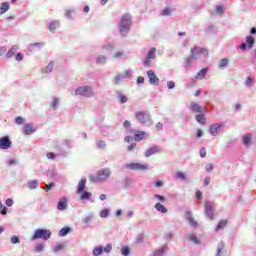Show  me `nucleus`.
<instances>
[{"instance_id": "e433bc0d", "label": "nucleus", "mask_w": 256, "mask_h": 256, "mask_svg": "<svg viewBox=\"0 0 256 256\" xmlns=\"http://www.w3.org/2000/svg\"><path fill=\"white\" fill-rule=\"evenodd\" d=\"M100 217H102V219H106V217H109V210L108 209H103L100 212Z\"/></svg>"}, {"instance_id": "f3484780", "label": "nucleus", "mask_w": 256, "mask_h": 256, "mask_svg": "<svg viewBox=\"0 0 256 256\" xmlns=\"http://www.w3.org/2000/svg\"><path fill=\"white\" fill-rule=\"evenodd\" d=\"M67 209V198H61L58 202V210L65 211Z\"/></svg>"}, {"instance_id": "7c9ffc66", "label": "nucleus", "mask_w": 256, "mask_h": 256, "mask_svg": "<svg viewBox=\"0 0 256 256\" xmlns=\"http://www.w3.org/2000/svg\"><path fill=\"white\" fill-rule=\"evenodd\" d=\"M196 121L200 123V125H205V116L203 114H197Z\"/></svg>"}, {"instance_id": "79ce46f5", "label": "nucleus", "mask_w": 256, "mask_h": 256, "mask_svg": "<svg viewBox=\"0 0 256 256\" xmlns=\"http://www.w3.org/2000/svg\"><path fill=\"white\" fill-rule=\"evenodd\" d=\"M24 122H25V119H23V117H21V116H17V117L15 118V123H16L17 125H23Z\"/></svg>"}, {"instance_id": "2eb2a0df", "label": "nucleus", "mask_w": 256, "mask_h": 256, "mask_svg": "<svg viewBox=\"0 0 256 256\" xmlns=\"http://www.w3.org/2000/svg\"><path fill=\"white\" fill-rule=\"evenodd\" d=\"M190 109L192 113H203V106L197 104V102H191Z\"/></svg>"}, {"instance_id": "e2e57ef3", "label": "nucleus", "mask_w": 256, "mask_h": 256, "mask_svg": "<svg viewBox=\"0 0 256 256\" xmlns=\"http://www.w3.org/2000/svg\"><path fill=\"white\" fill-rule=\"evenodd\" d=\"M63 247H65L63 244H59L55 247L54 251L55 253H57L58 251H61V249H63Z\"/></svg>"}, {"instance_id": "9b49d317", "label": "nucleus", "mask_w": 256, "mask_h": 256, "mask_svg": "<svg viewBox=\"0 0 256 256\" xmlns=\"http://www.w3.org/2000/svg\"><path fill=\"white\" fill-rule=\"evenodd\" d=\"M147 75H148L149 82L151 83V85H159V79H158L157 75H155V72L153 70H148Z\"/></svg>"}, {"instance_id": "6e6d98bb", "label": "nucleus", "mask_w": 256, "mask_h": 256, "mask_svg": "<svg viewBox=\"0 0 256 256\" xmlns=\"http://www.w3.org/2000/svg\"><path fill=\"white\" fill-rule=\"evenodd\" d=\"M59 105V99L55 98L52 102L53 109H56Z\"/></svg>"}, {"instance_id": "338daca9", "label": "nucleus", "mask_w": 256, "mask_h": 256, "mask_svg": "<svg viewBox=\"0 0 256 256\" xmlns=\"http://www.w3.org/2000/svg\"><path fill=\"white\" fill-rule=\"evenodd\" d=\"M216 13H217V14L223 13V6H217V8H216Z\"/></svg>"}, {"instance_id": "a878e982", "label": "nucleus", "mask_w": 256, "mask_h": 256, "mask_svg": "<svg viewBox=\"0 0 256 256\" xmlns=\"http://www.w3.org/2000/svg\"><path fill=\"white\" fill-rule=\"evenodd\" d=\"M225 227H227V220H220L215 228V231H221V229H225Z\"/></svg>"}, {"instance_id": "aec40b11", "label": "nucleus", "mask_w": 256, "mask_h": 256, "mask_svg": "<svg viewBox=\"0 0 256 256\" xmlns=\"http://www.w3.org/2000/svg\"><path fill=\"white\" fill-rule=\"evenodd\" d=\"M226 253H227V251L225 250V244L223 242H221L218 245L216 256H222V255H225Z\"/></svg>"}, {"instance_id": "58836bf2", "label": "nucleus", "mask_w": 256, "mask_h": 256, "mask_svg": "<svg viewBox=\"0 0 256 256\" xmlns=\"http://www.w3.org/2000/svg\"><path fill=\"white\" fill-rule=\"evenodd\" d=\"M189 241H193V243L199 244V239H197V236L195 234H190L188 236Z\"/></svg>"}, {"instance_id": "1a4fd4ad", "label": "nucleus", "mask_w": 256, "mask_h": 256, "mask_svg": "<svg viewBox=\"0 0 256 256\" xmlns=\"http://www.w3.org/2000/svg\"><path fill=\"white\" fill-rule=\"evenodd\" d=\"M11 144L9 136H3L0 138V149H10Z\"/></svg>"}, {"instance_id": "4d7b16f0", "label": "nucleus", "mask_w": 256, "mask_h": 256, "mask_svg": "<svg viewBox=\"0 0 256 256\" xmlns=\"http://www.w3.org/2000/svg\"><path fill=\"white\" fill-rule=\"evenodd\" d=\"M167 87H168V89H175V82L168 81L167 82Z\"/></svg>"}, {"instance_id": "a211bd4d", "label": "nucleus", "mask_w": 256, "mask_h": 256, "mask_svg": "<svg viewBox=\"0 0 256 256\" xmlns=\"http://www.w3.org/2000/svg\"><path fill=\"white\" fill-rule=\"evenodd\" d=\"M159 147L154 146L149 148L146 153H145V157H151V155H155V153H159Z\"/></svg>"}, {"instance_id": "ddd939ff", "label": "nucleus", "mask_w": 256, "mask_h": 256, "mask_svg": "<svg viewBox=\"0 0 256 256\" xmlns=\"http://www.w3.org/2000/svg\"><path fill=\"white\" fill-rule=\"evenodd\" d=\"M221 127H223V124H214L210 126L209 131L211 135H213L214 137L219 135V131H221Z\"/></svg>"}, {"instance_id": "49530a36", "label": "nucleus", "mask_w": 256, "mask_h": 256, "mask_svg": "<svg viewBox=\"0 0 256 256\" xmlns=\"http://www.w3.org/2000/svg\"><path fill=\"white\" fill-rule=\"evenodd\" d=\"M98 149H105V141L100 140L97 142Z\"/></svg>"}, {"instance_id": "393cba45", "label": "nucleus", "mask_w": 256, "mask_h": 256, "mask_svg": "<svg viewBox=\"0 0 256 256\" xmlns=\"http://www.w3.org/2000/svg\"><path fill=\"white\" fill-rule=\"evenodd\" d=\"M9 11V2H3L0 7V15L7 13Z\"/></svg>"}, {"instance_id": "4be33fe9", "label": "nucleus", "mask_w": 256, "mask_h": 256, "mask_svg": "<svg viewBox=\"0 0 256 256\" xmlns=\"http://www.w3.org/2000/svg\"><path fill=\"white\" fill-rule=\"evenodd\" d=\"M207 77V68H202L196 75V79L202 80Z\"/></svg>"}, {"instance_id": "864d4df0", "label": "nucleus", "mask_w": 256, "mask_h": 256, "mask_svg": "<svg viewBox=\"0 0 256 256\" xmlns=\"http://www.w3.org/2000/svg\"><path fill=\"white\" fill-rule=\"evenodd\" d=\"M55 186V183H49L46 185V188H43L44 191H51V189H53V187Z\"/></svg>"}, {"instance_id": "f8f14e48", "label": "nucleus", "mask_w": 256, "mask_h": 256, "mask_svg": "<svg viewBox=\"0 0 256 256\" xmlns=\"http://www.w3.org/2000/svg\"><path fill=\"white\" fill-rule=\"evenodd\" d=\"M205 213L207 217L213 221L214 219V214H213V206L209 204V202H205Z\"/></svg>"}, {"instance_id": "9d476101", "label": "nucleus", "mask_w": 256, "mask_h": 256, "mask_svg": "<svg viewBox=\"0 0 256 256\" xmlns=\"http://www.w3.org/2000/svg\"><path fill=\"white\" fill-rule=\"evenodd\" d=\"M36 131L37 128L32 123L24 124V135H33Z\"/></svg>"}, {"instance_id": "052dcab7", "label": "nucleus", "mask_w": 256, "mask_h": 256, "mask_svg": "<svg viewBox=\"0 0 256 256\" xmlns=\"http://www.w3.org/2000/svg\"><path fill=\"white\" fill-rule=\"evenodd\" d=\"M196 198L197 199H203V192H201V190L196 191Z\"/></svg>"}, {"instance_id": "f704fd0d", "label": "nucleus", "mask_w": 256, "mask_h": 256, "mask_svg": "<svg viewBox=\"0 0 256 256\" xmlns=\"http://www.w3.org/2000/svg\"><path fill=\"white\" fill-rule=\"evenodd\" d=\"M57 27H59V22H52L49 25V31H55L57 29Z\"/></svg>"}, {"instance_id": "bf43d9fd", "label": "nucleus", "mask_w": 256, "mask_h": 256, "mask_svg": "<svg viewBox=\"0 0 256 256\" xmlns=\"http://www.w3.org/2000/svg\"><path fill=\"white\" fill-rule=\"evenodd\" d=\"M192 60H193V58H191V56L184 59L186 65H187L188 67H190Z\"/></svg>"}, {"instance_id": "0e129e2a", "label": "nucleus", "mask_w": 256, "mask_h": 256, "mask_svg": "<svg viewBox=\"0 0 256 256\" xmlns=\"http://www.w3.org/2000/svg\"><path fill=\"white\" fill-rule=\"evenodd\" d=\"M164 252H165L164 249H162V250H157L156 252H154V256H161V255H163Z\"/></svg>"}, {"instance_id": "603ef678", "label": "nucleus", "mask_w": 256, "mask_h": 256, "mask_svg": "<svg viewBox=\"0 0 256 256\" xmlns=\"http://www.w3.org/2000/svg\"><path fill=\"white\" fill-rule=\"evenodd\" d=\"M120 103H127V96L119 94Z\"/></svg>"}, {"instance_id": "cd10ccee", "label": "nucleus", "mask_w": 256, "mask_h": 256, "mask_svg": "<svg viewBox=\"0 0 256 256\" xmlns=\"http://www.w3.org/2000/svg\"><path fill=\"white\" fill-rule=\"evenodd\" d=\"M155 209H156V211H159L160 213H167V208L165 206H163V204H161V203H157L155 205Z\"/></svg>"}, {"instance_id": "473e14b6", "label": "nucleus", "mask_w": 256, "mask_h": 256, "mask_svg": "<svg viewBox=\"0 0 256 256\" xmlns=\"http://www.w3.org/2000/svg\"><path fill=\"white\" fill-rule=\"evenodd\" d=\"M101 253H103V247L99 246V247L94 248V250H93L94 256H99V255H101Z\"/></svg>"}, {"instance_id": "b1692460", "label": "nucleus", "mask_w": 256, "mask_h": 256, "mask_svg": "<svg viewBox=\"0 0 256 256\" xmlns=\"http://www.w3.org/2000/svg\"><path fill=\"white\" fill-rule=\"evenodd\" d=\"M246 43L249 49H253V45H255V38L253 36H247Z\"/></svg>"}, {"instance_id": "2f4dec72", "label": "nucleus", "mask_w": 256, "mask_h": 256, "mask_svg": "<svg viewBox=\"0 0 256 256\" xmlns=\"http://www.w3.org/2000/svg\"><path fill=\"white\" fill-rule=\"evenodd\" d=\"M229 65V60L227 58H223L220 60L219 67L223 69V67H227Z\"/></svg>"}, {"instance_id": "6ab92c4d", "label": "nucleus", "mask_w": 256, "mask_h": 256, "mask_svg": "<svg viewBox=\"0 0 256 256\" xmlns=\"http://www.w3.org/2000/svg\"><path fill=\"white\" fill-rule=\"evenodd\" d=\"M253 139V136L251 134H246L242 138V143L245 145V147H248V145H251V140Z\"/></svg>"}, {"instance_id": "13d9d810", "label": "nucleus", "mask_w": 256, "mask_h": 256, "mask_svg": "<svg viewBox=\"0 0 256 256\" xmlns=\"http://www.w3.org/2000/svg\"><path fill=\"white\" fill-rule=\"evenodd\" d=\"M209 183H211V177L208 176L204 179V185L205 187H209Z\"/></svg>"}, {"instance_id": "5fc2aeb1", "label": "nucleus", "mask_w": 256, "mask_h": 256, "mask_svg": "<svg viewBox=\"0 0 256 256\" xmlns=\"http://www.w3.org/2000/svg\"><path fill=\"white\" fill-rule=\"evenodd\" d=\"M200 157L202 158L207 157V150L205 148L200 149Z\"/></svg>"}, {"instance_id": "0eeeda50", "label": "nucleus", "mask_w": 256, "mask_h": 256, "mask_svg": "<svg viewBox=\"0 0 256 256\" xmlns=\"http://www.w3.org/2000/svg\"><path fill=\"white\" fill-rule=\"evenodd\" d=\"M125 168L130 169V171H147V169H149V165L136 162L126 164Z\"/></svg>"}, {"instance_id": "37998d69", "label": "nucleus", "mask_w": 256, "mask_h": 256, "mask_svg": "<svg viewBox=\"0 0 256 256\" xmlns=\"http://www.w3.org/2000/svg\"><path fill=\"white\" fill-rule=\"evenodd\" d=\"M121 253H122V255L128 256L130 253L129 247H127V246L122 247Z\"/></svg>"}, {"instance_id": "ea45409f", "label": "nucleus", "mask_w": 256, "mask_h": 256, "mask_svg": "<svg viewBox=\"0 0 256 256\" xmlns=\"http://www.w3.org/2000/svg\"><path fill=\"white\" fill-rule=\"evenodd\" d=\"M176 179H181L182 181H185V179H187V177L185 176V173L177 172L176 173Z\"/></svg>"}, {"instance_id": "c9c22d12", "label": "nucleus", "mask_w": 256, "mask_h": 256, "mask_svg": "<svg viewBox=\"0 0 256 256\" xmlns=\"http://www.w3.org/2000/svg\"><path fill=\"white\" fill-rule=\"evenodd\" d=\"M161 15L162 17H167L171 15V8H165L164 10H162Z\"/></svg>"}, {"instance_id": "72a5a7b5", "label": "nucleus", "mask_w": 256, "mask_h": 256, "mask_svg": "<svg viewBox=\"0 0 256 256\" xmlns=\"http://www.w3.org/2000/svg\"><path fill=\"white\" fill-rule=\"evenodd\" d=\"M69 233V227H64L59 231L60 237H65Z\"/></svg>"}, {"instance_id": "774afa93", "label": "nucleus", "mask_w": 256, "mask_h": 256, "mask_svg": "<svg viewBox=\"0 0 256 256\" xmlns=\"http://www.w3.org/2000/svg\"><path fill=\"white\" fill-rule=\"evenodd\" d=\"M47 158L48 159H55V153H53V152L47 153Z\"/></svg>"}, {"instance_id": "09e8293b", "label": "nucleus", "mask_w": 256, "mask_h": 256, "mask_svg": "<svg viewBox=\"0 0 256 256\" xmlns=\"http://www.w3.org/2000/svg\"><path fill=\"white\" fill-rule=\"evenodd\" d=\"M213 169H215V166L212 164V163H209L207 166H206V171L208 173H211V171H213Z\"/></svg>"}, {"instance_id": "4c0bfd02", "label": "nucleus", "mask_w": 256, "mask_h": 256, "mask_svg": "<svg viewBox=\"0 0 256 256\" xmlns=\"http://www.w3.org/2000/svg\"><path fill=\"white\" fill-rule=\"evenodd\" d=\"M106 61H107V58H105V56H99L97 58L96 63H98V65H103Z\"/></svg>"}, {"instance_id": "a19ab883", "label": "nucleus", "mask_w": 256, "mask_h": 256, "mask_svg": "<svg viewBox=\"0 0 256 256\" xmlns=\"http://www.w3.org/2000/svg\"><path fill=\"white\" fill-rule=\"evenodd\" d=\"M53 71V63L50 62L47 67L44 69V73H51Z\"/></svg>"}, {"instance_id": "c85d7f7f", "label": "nucleus", "mask_w": 256, "mask_h": 256, "mask_svg": "<svg viewBox=\"0 0 256 256\" xmlns=\"http://www.w3.org/2000/svg\"><path fill=\"white\" fill-rule=\"evenodd\" d=\"M28 189H37L39 182L37 180H31L28 182Z\"/></svg>"}, {"instance_id": "c03bdc74", "label": "nucleus", "mask_w": 256, "mask_h": 256, "mask_svg": "<svg viewBox=\"0 0 256 256\" xmlns=\"http://www.w3.org/2000/svg\"><path fill=\"white\" fill-rule=\"evenodd\" d=\"M91 198V193L89 192H83L82 195L80 196V199H90Z\"/></svg>"}, {"instance_id": "39448f33", "label": "nucleus", "mask_w": 256, "mask_h": 256, "mask_svg": "<svg viewBox=\"0 0 256 256\" xmlns=\"http://www.w3.org/2000/svg\"><path fill=\"white\" fill-rule=\"evenodd\" d=\"M35 239H44L45 241H47V239H51V232H50V230L37 229L34 232V235L32 236V240L35 241Z\"/></svg>"}, {"instance_id": "dca6fc26", "label": "nucleus", "mask_w": 256, "mask_h": 256, "mask_svg": "<svg viewBox=\"0 0 256 256\" xmlns=\"http://www.w3.org/2000/svg\"><path fill=\"white\" fill-rule=\"evenodd\" d=\"M186 219L189 221L192 227H199V223L193 218V214L191 212H186Z\"/></svg>"}, {"instance_id": "f03ea898", "label": "nucleus", "mask_w": 256, "mask_h": 256, "mask_svg": "<svg viewBox=\"0 0 256 256\" xmlns=\"http://www.w3.org/2000/svg\"><path fill=\"white\" fill-rule=\"evenodd\" d=\"M111 177V170L109 168L100 169L96 175H90L89 180L91 183H103Z\"/></svg>"}, {"instance_id": "412c9836", "label": "nucleus", "mask_w": 256, "mask_h": 256, "mask_svg": "<svg viewBox=\"0 0 256 256\" xmlns=\"http://www.w3.org/2000/svg\"><path fill=\"white\" fill-rule=\"evenodd\" d=\"M85 185H87V180L81 179L78 183L77 193H83V191H85Z\"/></svg>"}, {"instance_id": "423d86ee", "label": "nucleus", "mask_w": 256, "mask_h": 256, "mask_svg": "<svg viewBox=\"0 0 256 256\" xmlns=\"http://www.w3.org/2000/svg\"><path fill=\"white\" fill-rule=\"evenodd\" d=\"M75 95H81L82 97H93V89L89 86H81L76 89Z\"/></svg>"}, {"instance_id": "3c124183", "label": "nucleus", "mask_w": 256, "mask_h": 256, "mask_svg": "<svg viewBox=\"0 0 256 256\" xmlns=\"http://www.w3.org/2000/svg\"><path fill=\"white\" fill-rule=\"evenodd\" d=\"M113 249V246H111V244L106 245V247L103 248V251H105V253H111V250Z\"/></svg>"}, {"instance_id": "a18cd8bd", "label": "nucleus", "mask_w": 256, "mask_h": 256, "mask_svg": "<svg viewBox=\"0 0 256 256\" xmlns=\"http://www.w3.org/2000/svg\"><path fill=\"white\" fill-rule=\"evenodd\" d=\"M0 213L1 215H7V207H5L3 204L0 205Z\"/></svg>"}, {"instance_id": "7ed1b4c3", "label": "nucleus", "mask_w": 256, "mask_h": 256, "mask_svg": "<svg viewBox=\"0 0 256 256\" xmlns=\"http://www.w3.org/2000/svg\"><path fill=\"white\" fill-rule=\"evenodd\" d=\"M135 117L138 123L144 125L145 127H151L153 124V119L151 118V114L147 111H139L135 113Z\"/></svg>"}, {"instance_id": "5701e85b", "label": "nucleus", "mask_w": 256, "mask_h": 256, "mask_svg": "<svg viewBox=\"0 0 256 256\" xmlns=\"http://www.w3.org/2000/svg\"><path fill=\"white\" fill-rule=\"evenodd\" d=\"M17 49H19L17 45L12 46L11 49L6 53V57L8 59H11V57H13L15 53H17Z\"/></svg>"}, {"instance_id": "de8ad7c7", "label": "nucleus", "mask_w": 256, "mask_h": 256, "mask_svg": "<svg viewBox=\"0 0 256 256\" xmlns=\"http://www.w3.org/2000/svg\"><path fill=\"white\" fill-rule=\"evenodd\" d=\"M245 85L247 87H251V85H253V78H250V77L246 78Z\"/></svg>"}, {"instance_id": "20e7f679", "label": "nucleus", "mask_w": 256, "mask_h": 256, "mask_svg": "<svg viewBox=\"0 0 256 256\" xmlns=\"http://www.w3.org/2000/svg\"><path fill=\"white\" fill-rule=\"evenodd\" d=\"M201 55H204V57H209V50L207 48L199 47V46H194L190 50V58L197 60Z\"/></svg>"}, {"instance_id": "69168bd1", "label": "nucleus", "mask_w": 256, "mask_h": 256, "mask_svg": "<svg viewBox=\"0 0 256 256\" xmlns=\"http://www.w3.org/2000/svg\"><path fill=\"white\" fill-rule=\"evenodd\" d=\"M135 147H137L136 143L131 144L130 146H128V151H135Z\"/></svg>"}, {"instance_id": "c756f323", "label": "nucleus", "mask_w": 256, "mask_h": 256, "mask_svg": "<svg viewBox=\"0 0 256 256\" xmlns=\"http://www.w3.org/2000/svg\"><path fill=\"white\" fill-rule=\"evenodd\" d=\"M45 249V245L42 243L36 244L34 247L35 253H42V251Z\"/></svg>"}, {"instance_id": "bb28decb", "label": "nucleus", "mask_w": 256, "mask_h": 256, "mask_svg": "<svg viewBox=\"0 0 256 256\" xmlns=\"http://www.w3.org/2000/svg\"><path fill=\"white\" fill-rule=\"evenodd\" d=\"M43 45H45V44H43L41 42L30 44L28 46V49H29V51H35V47H37V49H41V47H43Z\"/></svg>"}, {"instance_id": "f257e3e1", "label": "nucleus", "mask_w": 256, "mask_h": 256, "mask_svg": "<svg viewBox=\"0 0 256 256\" xmlns=\"http://www.w3.org/2000/svg\"><path fill=\"white\" fill-rule=\"evenodd\" d=\"M131 25H133V22L131 21V15L129 13L122 15L119 23V33L121 37H125L127 33H129Z\"/></svg>"}, {"instance_id": "4468645a", "label": "nucleus", "mask_w": 256, "mask_h": 256, "mask_svg": "<svg viewBox=\"0 0 256 256\" xmlns=\"http://www.w3.org/2000/svg\"><path fill=\"white\" fill-rule=\"evenodd\" d=\"M147 137H149V135L147 134V132L144 131H137L134 134V140L137 142L143 141V139H147Z\"/></svg>"}, {"instance_id": "8fccbe9b", "label": "nucleus", "mask_w": 256, "mask_h": 256, "mask_svg": "<svg viewBox=\"0 0 256 256\" xmlns=\"http://www.w3.org/2000/svg\"><path fill=\"white\" fill-rule=\"evenodd\" d=\"M20 241H19V237L17 236V235H13L12 237H11V243H13V244H17V243H19Z\"/></svg>"}, {"instance_id": "6e6552de", "label": "nucleus", "mask_w": 256, "mask_h": 256, "mask_svg": "<svg viewBox=\"0 0 256 256\" xmlns=\"http://www.w3.org/2000/svg\"><path fill=\"white\" fill-rule=\"evenodd\" d=\"M157 53V48H151L148 51L146 59L144 61V67H151V59H155V54Z\"/></svg>"}, {"instance_id": "680f3d73", "label": "nucleus", "mask_w": 256, "mask_h": 256, "mask_svg": "<svg viewBox=\"0 0 256 256\" xmlns=\"http://www.w3.org/2000/svg\"><path fill=\"white\" fill-rule=\"evenodd\" d=\"M156 129H157L158 131H163V123L158 122V123L156 124Z\"/></svg>"}]
</instances>
